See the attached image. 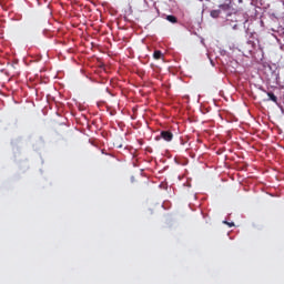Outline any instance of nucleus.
<instances>
[{"label":"nucleus","mask_w":284,"mask_h":284,"mask_svg":"<svg viewBox=\"0 0 284 284\" xmlns=\"http://www.w3.org/2000/svg\"><path fill=\"white\" fill-rule=\"evenodd\" d=\"M160 139L170 142L174 139V134L171 131H161Z\"/></svg>","instance_id":"1"},{"label":"nucleus","mask_w":284,"mask_h":284,"mask_svg":"<svg viewBox=\"0 0 284 284\" xmlns=\"http://www.w3.org/2000/svg\"><path fill=\"white\" fill-rule=\"evenodd\" d=\"M268 99L266 101H273V103H278V98L273 92H267Z\"/></svg>","instance_id":"2"},{"label":"nucleus","mask_w":284,"mask_h":284,"mask_svg":"<svg viewBox=\"0 0 284 284\" xmlns=\"http://www.w3.org/2000/svg\"><path fill=\"white\" fill-rule=\"evenodd\" d=\"M211 17H212L213 19H219V17H221V10H220V9H217V10H212V11H211Z\"/></svg>","instance_id":"3"},{"label":"nucleus","mask_w":284,"mask_h":284,"mask_svg":"<svg viewBox=\"0 0 284 284\" xmlns=\"http://www.w3.org/2000/svg\"><path fill=\"white\" fill-rule=\"evenodd\" d=\"M166 21H170V23H178L179 19H176L175 16H168Z\"/></svg>","instance_id":"4"},{"label":"nucleus","mask_w":284,"mask_h":284,"mask_svg":"<svg viewBox=\"0 0 284 284\" xmlns=\"http://www.w3.org/2000/svg\"><path fill=\"white\" fill-rule=\"evenodd\" d=\"M161 57H163V53L160 50L154 51L153 53V58L159 61V59H161Z\"/></svg>","instance_id":"5"},{"label":"nucleus","mask_w":284,"mask_h":284,"mask_svg":"<svg viewBox=\"0 0 284 284\" xmlns=\"http://www.w3.org/2000/svg\"><path fill=\"white\" fill-rule=\"evenodd\" d=\"M220 9L224 10V11H227V10H230V4H221Z\"/></svg>","instance_id":"6"},{"label":"nucleus","mask_w":284,"mask_h":284,"mask_svg":"<svg viewBox=\"0 0 284 284\" xmlns=\"http://www.w3.org/2000/svg\"><path fill=\"white\" fill-rule=\"evenodd\" d=\"M225 225H229V227H234V222H227V221H224L223 222Z\"/></svg>","instance_id":"7"}]
</instances>
